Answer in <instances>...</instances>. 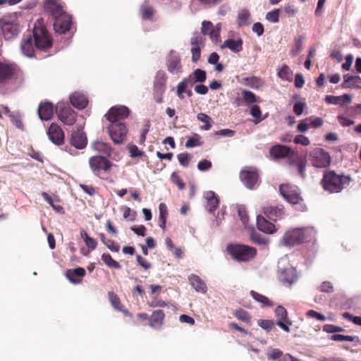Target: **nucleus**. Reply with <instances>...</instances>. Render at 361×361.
Instances as JSON below:
<instances>
[{"mask_svg": "<svg viewBox=\"0 0 361 361\" xmlns=\"http://www.w3.org/2000/svg\"><path fill=\"white\" fill-rule=\"evenodd\" d=\"M306 238V230L298 228L287 231L282 237L281 243L284 246L291 247L304 243Z\"/></svg>", "mask_w": 361, "mask_h": 361, "instance_id": "39448f33", "label": "nucleus"}, {"mask_svg": "<svg viewBox=\"0 0 361 361\" xmlns=\"http://www.w3.org/2000/svg\"><path fill=\"white\" fill-rule=\"evenodd\" d=\"M192 74L195 78V82L202 83L205 82L207 79L206 71L200 68L195 69Z\"/></svg>", "mask_w": 361, "mask_h": 361, "instance_id": "49530a36", "label": "nucleus"}, {"mask_svg": "<svg viewBox=\"0 0 361 361\" xmlns=\"http://www.w3.org/2000/svg\"><path fill=\"white\" fill-rule=\"evenodd\" d=\"M128 148L130 152V156L132 158L140 157L144 155V152L140 151L135 145H129Z\"/></svg>", "mask_w": 361, "mask_h": 361, "instance_id": "6e6d98bb", "label": "nucleus"}, {"mask_svg": "<svg viewBox=\"0 0 361 361\" xmlns=\"http://www.w3.org/2000/svg\"><path fill=\"white\" fill-rule=\"evenodd\" d=\"M221 48H228L234 53H238L243 49V40L240 38L238 39H228L221 45Z\"/></svg>", "mask_w": 361, "mask_h": 361, "instance_id": "7c9ffc66", "label": "nucleus"}, {"mask_svg": "<svg viewBox=\"0 0 361 361\" xmlns=\"http://www.w3.org/2000/svg\"><path fill=\"white\" fill-rule=\"evenodd\" d=\"M279 278L283 285L290 286L298 280L296 270L293 267L283 269L280 271Z\"/></svg>", "mask_w": 361, "mask_h": 361, "instance_id": "6ab92c4d", "label": "nucleus"}, {"mask_svg": "<svg viewBox=\"0 0 361 361\" xmlns=\"http://www.w3.org/2000/svg\"><path fill=\"white\" fill-rule=\"evenodd\" d=\"M264 214L272 221L281 219L284 215V207L283 205H267L262 209Z\"/></svg>", "mask_w": 361, "mask_h": 361, "instance_id": "a211bd4d", "label": "nucleus"}, {"mask_svg": "<svg viewBox=\"0 0 361 361\" xmlns=\"http://www.w3.org/2000/svg\"><path fill=\"white\" fill-rule=\"evenodd\" d=\"M44 9L53 20L66 13L63 6L56 0H46L44 4Z\"/></svg>", "mask_w": 361, "mask_h": 361, "instance_id": "dca6fc26", "label": "nucleus"}, {"mask_svg": "<svg viewBox=\"0 0 361 361\" xmlns=\"http://www.w3.org/2000/svg\"><path fill=\"white\" fill-rule=\"evenodd\" d=\"M171 182L176 185L179 190H182L185 188V183L176 171L172 173L171 176Z\"/></svg>", "mask_w": 361, "mask_h": 361, "instance_id": "3c124183", "label": "nucleus"}, {"mask_svg": "<svg viewBox=\"0 0 361 361\" xmlns=\"http://www.w3.org/2000/svg\"><path fill=\"white\" fill-rule=\"evenodd\" d=\"M164 318L165 314L163 310H154L149 317V326L153 329H161L164 324Z\"/></svg>", "mask_w": 361, "mask_h": 361, "instance_id": "4be33fe9", "label": "nucleus"}, {"mask_svg": "<svg viewBox=\"0 0 361 361\" xmlns=\"http://www.w3.org/2000/svg\"><path fill=\"white\" fill-rule=\"evenodd\" d=\"M32 35L35 46L31 35L25 37L20 43L21 53L27 57L35 56V47L39 50H47L52 47L53 41L47 29L42 25H35Z\"/></svg>", "mask_w": 361, "mask_h": 361, "instance_id": "f257e3e1", "label": "nucleus"}, {"mask_svg": "<svg viewBox=\"0 0 361 361\" xmlns=\"http://www.w3.org/2000/svg\"><path fill=\"white\" fill-rule=\"evenodd\" d=\"M159 225L162 229H165L166 219L168 216V210L166 205L164 203H161L159 206Z\"/></svg>", "mask_w": 361, "mask_h": 361, "instance_id": "4c0bfd02", "label": "nucleus"}, {"mask_svg": "<svg viewBox=\"0 0 361 361\" xmlns=\"http://www.w3.org/2000/svg\"><path fill=\"white\" fill-rule=\"evenodd\" d=\"M168 71L172 74H178L182 71L180 58L176 54H171L167 60Z\"/></svg>", "mask_w": 361, "mask_h": 361, "instance_id": "bb28decb", "label": "nucleus"}, {"mask_svg": "<svg viewBox=\"0 0 361 361\" xmlns=\"http://www.w3.org/2000/svg\"><path fill=\"white\" fill-rule=\"evenodd\" d=\"M270 156L274 159H281L291 158L294 154V151L289 147L283 145H276L271 147L269 150Z\"/></svg>", "mask_w": 361, "mask_h": 361, "instance_id": "2eb2a0df", "label": "nucleus"}, {"mask_svg": "<svg viewBox=\"0 0 361 361\" xmlns=\"http://www.w3.org/2000/svg\"><path fill=\"white\" fill-rule=\"evenodd\" d=\"M309 159L312 165L316 168H326L331 163L329 154L319 147L314 148L310 152Z\"/></svg>", "mask_w": 361, "mask_h": 361, "instance_id": "6e6552de", "label": "nucleus"}, {"mask_svg": "<svg viewBox=\"0 0 361 361\" xmlns=\"http://www.w3.org/2000/svg\"><path fill=\"white\" fill-rule=\"evenodd\" d=\"M233 315L238 320L244 322L246 324H250V322H251V316L250 315V314L247 311H245V310H244L243 309L236 310L233 312Z\"/></svg>", "mask_w": 361, "mask_h": 361, "instance_id": "37998d69", "label": "nucleus"}, {"mask_svg": "<svg viewBox=\"0 0 361 361\" xmlns=\"http://www.w3.org/2000/svg\"><path fill=\"white\" fill-rule=\"evenodd\" d=\"M71 104L76 109H83L88 104L87 98L80 92L73 93L70 97Z\"/></svg>", "mask_w": 361, "mask_h": 361, "instance_id": "cd10ccee", "label": "nucleus"}, {"mask_svg": "<svg viewBox=\"0 0 361 361\" xmlns=\"http://www.w3.org/2000/svg\"><path fill=\"white\" fill-rule=\"evenodd\" d=\"M323 331H326V333H329V334H332V333H335V332L343 331L344 329L340 326H335L333 324H325L323 326Z\"/></svg>", "mask_w": 361, "mask_h": 361, "instance_id": "680f3d73", "label": "nucleus"}, {"mask_svg": "<svg viewBox=\"0 0 361 361\" xmlns=\"http://www.w3.org/2000/svg\"><path fill=\"white\" fill-rule=\"evenodd\" d=\"M343 317L350 321H352L355 324L361 326V317L357 316H353L349 312H344Z\"/></svg>", "mask_w": 361, "mask_h": 361, "instance_id": "69168bd1", "label": "nucleus"}, {"mask_svg": "<svg viewBox=\"0 0 361 361\" xmlns=\"http://www.w3.org/2000/svg\"><path fill=\"white\" fill-rule=\"evenodd\" d=\"M342 87L361 89V78L358 75H345Z\"/></svg>", "mask_w": 361, "mask_h": 361, "instance_id": "c756f323", "label": "nucleus"}, {"mask_svg": "<svg viewBox=\"0 0 361 361\" xmlns=\"http://www.w3.org/2000/svg\"><path fill=\"white\" fill-rule=\"evenodd\" d=\"M102 259L109 268L116 269H120L121 268L119 262L114 259L109 253H103L102 255Z\"/></svg>", "mask_w": 361, "mask_h": 361, "instance_id": "58836bf2", "label": "nucleus"}, {"mask_svg": "<svg viewBox=\"0 0 361 361\" xmlns=\"http://www.w3.org/2000/svg\"><path fill=\"white\" fill-rule=\"evenodd\" d=\"M240 83L256 90L259 89L262 85V80L259 78L255 76L243 78Z\"/></svg>", "mask_w": 361, "mask_h": 361, "instance_id": "e433bc0d", "label": "nucleus"}, {"mask_svg": "<svg viewBox=\"0 0 361 361\" xmlns=\"http://www.w3.org/2000/svg\"><path fill=\"white\" fill-rule=\"evenodd\" d=\"M89 165L93 173L98 177H101L103 173H107L110 171L113 164L106 157L97 155L90 158Z\"/></svg>", "mask_w": 361, "mask_h": 361, "instance_id": "423d86ee", "label": "nucleus"}, {"mask_svg": "<svg viewBox=\"0 0 361 361\" xmlns=\"http://www.w3.org/2000/svg\"><path fill=\"white\" fill-rule=\"evenodd\" d=\"M198 121L204 123V126H201L200 128L204 130H209L212 128V118L205 114L200 113L197 116Z\"/></svg>", "mask_w": 361, "mask_h": 361, "instance_id": "a18cd8bd", "label": "nucleus"}, {"mask_svg": "<svg viewBox=\"0 0 361 361\" xmlns=\"http://www.w3.org/2000/svg\"><path fill=\"white\" fill-rule=\"evenodd\" d=\"M279 192L288 202L298 205L300 210L305 211L307 209L298 186L291 184H282L279 186Z\"/></svg>", "mask_w": 361, "mask_h": 361, "instance_id": "7ed1b4c3", "label": "nucleus"}, {"mask_svg": "<svg viewBox=\"0 0 361 361\" xmlns=\"http://www.w3.org/2000/svg\"><path fill=\"white\" fill-rule=\"evenodd\" d=\"M308 118L310 125H311L313 128H319L323 125V120L319 117H313L310 116Z\"/></svg>", "mask_w": 361, "mask_h": 361, "instance_id": "338daca9", "label": "nucleus"}, {"mask_svg": "<svg viewBox=\"0 0 361 361\" xmlns=\"http://www.w3.org/2000/svg\"><path fill=\"white\" fill-rule=\"evenodd\" d=\"M109 298L111 302V305L116 310H121V307H123V305L121 303L120 299L116 294L114 292H109Z\"/></svg>", "mask_w": 361, "mask_h": 361, "instance_id": "de8ad7c7", "label": "nucleus"}, {"mask_svg": "<svg viewBox=\"0 0 361 361\" xmlns=\"http://www.w3.org/2000/svg\"><path fill=\"white\" fill-rule=\"evenodd\" d=\"M94 148L104 154H110L111 152V147L109 144L101 142V141H97L94 143Z\"/></svg>", "mask_w": 361, "mask_h": 361, "instance_id": "c03bdc74", "label": "nucleus"}, {"mask_svg": "<svg viewBox=\"0 0 361 361\" xmlns=\"http://www.w3.org/2000/svg\"><path fill=\"white\" fill-rule=\"evenodd\" d=\"M108 131L111 140L117 145L126 140L128 128L124 122H110Z\"/></svg>", "mask_w": 361, "mask_h": 361, "instance_id": "0eeeda50", "label": "nucleus"}, {"mask_svg": "<svg viewBox=\"0 0 361 361\" xmlns=\"http://www.w3.org/2000/svg\"><path fill=\"white\" fill-rule=\"evenodd\" d=\"M258 325L265 330H270L274 326V322L272 320L269 319H259L258 321Z\"/></svg>", "mask_w": 361, "mask_h": 361, "instance_id": "e2e57ef3", "label": "nucleus"}, {"mask_svg": "<svg viewBox=\"0 0 361 361\" xmlns=\"http://www.w3.org/2000/svg\"><path fill=\"white\" fill-rule=\"evenodd\" d=\"M266 19L271 23H278L279 21V9H274L268 12L266 15Z\"/></svg>", "mask_w": 361, "mask_h": 361, "instance_id": "4d7b16f0", "label": "nucleus"}, {"mask_svg": "<svg viewBox=\"0 0 361 361\" xmlns=\"http://www.w3.org/2000/svg\"><path fill=\"white\" fill-rule=\"evenodd\" d=\"M206 198L208 210L210 212H213L214 210L217 209L219 200L215 192L213 191L207 192L206 194Z\"/></svg>", "mask_w": 361, "mask_h": 361, "instance_id": "c9c22d12", "label": "nucleus"}, {"mask_svg": "<svg viewBox=\"0 0 361 361\" xmlns=\"http://www.w3.org/2000/svg\"><path fill=\"white\" fill-rule=\"evenodd\" d=\"M72 24V18L67 13H64L59 18L54 20V29L56 32L59 34H65L71 29Z\"/></svg>", "mask_w": 361, "mask_h": 361, "instance_id": "4468645a", "label": "nucleus"}, {"mask_svg": "<svg viewBox=\"0 0 361 361\" xmlns=\"http://www.w3.org/2000/svg\"><path fill=\"white\" fill-rule=\"evenodd\" d=\"M87 143V137L83 132L77 130L72 133L71 137V144L72 146L81 149L86 147Z\"/></svg>", "mask_w": 361, "mask_h": 361, "instance_id": "393cba45", "label": "nucleus"}, {"mask_svg": "<svg viewBox=\"0 0 361 361\" xmlns=\"http://www.w3.org/2000/svg\"><path fill=\"white\" fill-rule=\"evenodd\" d=\"M201 30L202 35H209L214 42L217 43L220 41V28L214 27L210 21H203Z\"/></svg>", "mask_w": 361, "mask_h": 361, "instance_id": "aec40b11", "label": "nucleus"}, {"mask_svg": "<svg viewBox=\"0 0 361 361\" xmlns=\"http://www.w3.org/2000/svg\"><path fill=\"white\" fill-rule=\"evenodd\" d=\"M226 250L232 258L238 262H248L254 259L257 250L243 244H229Z\"/></svg>", "mask_w": 361, "mask_h": 361, "instance_id": "20e7f679", "label": "nucleus"}, {"mask_svg": "<svg viewBox=\"0 0 361 361\" xmlns=\"http://www.w3.org/2000/svg\"><path fill=\"white\" fill-rule=\"evenodd\" d=\"M130 109L126 106H112L106 114L105 117L109 122H121L120 120L128 117Z\"/></svg>", "mask_w": 361, "mask_h": 361, "instance_id": "9b49d317", "label": "nucleus"}, {"mask_svg": "<svg viewBox=\"0 0 361 361\" xmlns=\"http://www.w3.org/2000/svg\"><path fill=\"white\" fill-rule=\"evenodd\" d=\"M350 181L349 176L338 174L333 170H325L320 181L323 189L330 193L340 192Z\"/></svg>", "mask_w": 361, "mask_h": 361, "instance_id": "f03ea898", "label": "nucleus"}, {"mask_svg": "<svg viewBox=\"0 0 361 361\" xmlns=\"http://www.w3.org/2000/svg\"><path fill=\"white\" fill-rule=\"evenodd\" d=\"M250 13L247 10H242L238 16V25H245L249 23Z\"/></svg>", "mask_w": 361, "mask_h": 361, "instance_id": "09e8293b", "label": "nucleus"}, {"mask_svg": "<svg viewBox=\"0 0 361 361\" xmlns=\"http://www.w3.org/2000/svg\"><path fill=\"white\" fill-rule=\"evenodd\" d=\"M250 115L257 119V121H255V123L257 124L259 122H260L262 118V111L260 109V107L258 105H253L250 109Z\"/></svg>", "mask_w": 361, "mask_h": 361, "instance_id": "864d4df0", "label": "nucleus"}, {"mask_svg": "<svg viewBox=\"0 0 361 361\" xmlns=\"http://www.w3.org/2000/svg\"><path fill=\"white\" fill-rule=\"evenodd\" d=\"M240 178L247 188L253 189L259 180V174L256 170H242Z\"/></svg>", "mask_w": 361, "mask_h": 361, "instance_id": "f3484780", "label": "nucleus"}, {"mask_svg": "<svg viewBox=\"0 0 361 361\" xmlns=\"http://www.w3.org/2000/svg\"><path fill=\"white\" fill-rule=\"evenodd\" d=\"M250 295L255 299L256 301L260 302L263 306H272L273 303L266 296L258 293L255 290L250 291Z\"/></svg>", "mask_w": 361, "mask_h": 361, "instance_id": "79ce46f5", "label": "nucleus"}, {"mask_svg": "<svg viewBox=\"0 0 361 361\" xmlns=\"http://www.w3.org/2000/svg\"><path fill=\"white\" fill-rule=\"evenodd\" d=\"M191 286L197 291L202 293H206L207 286L205 283L197 275H192L189 277Z\"/></svg>", "mask_w": 361, "mask_h": 361, "instance_id": "72a5a7b5", "label": "nucleus"}, {"mask_svg": "<svg viewBox=\"0 0 361 361\" xmlns=\"http://www.w3.org/2000/svg\"><path fill=\"white\" fill-rule=\"evenodd\" d=\"M356 337L353 336H345L342 334H334L330 337L331 341H350L353 342L355 340Z\"/></svg>", "mask_w": 361, "mask_h": 361, "instance_id": "5fc2aeb1", "label": "nucleus"}, {"mask_svg": "<svg viewBox=\"0 0 361 361\" xmlns=\"http://www.w3.org/2000/svg\"><path fill=\"white\" fill-rule=\"evenodd\" d=\"M202 142L200 141V137L196 134L194 137L189 138L185 142V147L192 148L197 146H200Z\"/></svg>", "mask_w": 361, "mask_h": 361, "instance_id": "603ef678", "label": "nucleus"}, {"mask_svg": "<svg viewBox=\"0 0 361 361\" xmlns=\"http://www.w3.org/2000/svg\"><path fill=\"white\" fill-rule=\"evenodd\" d=\"M17 71L16 64L0 61V87L9 84L16 75Z\"/></svg>", "mask_w": 361, "mask_h": 361, "instance_id": "1a4fd4ad", "label": "nucleus"}, {"mask_svg": "<svg viewBox=\"0 0 361 361\" xmlns=\"http://www.w3.org/2000/svg\"><path fill=\"white\" fill-rule=\"evenodd\" d=\"M178 160L181 166L183 167H188L189 166L190 161L192 159V156L187 153H180L177 156Z\"/></svg>", "mask_w": 361, "mask_h": 361, "instance_id": "8fccbe9b", "label": "nucleus"}, {"mask_svg": "<svg viewBox=\"0 0 361 361\" xmlns=\"http://www.w3.org/2000/svg\"><path fill=\"white\" fill-rule=\"evenodd\" d=\"M243 101L246 104H251L259 102V98L252 92L247 90H243L241 92Z\"/></svg>", "mask_w": 361, "mask_h": 361, "instance_id": "ea45409f", "label": "nucleus"}, {"mask_svg": "<svg viewBox=\"0 0 361 361\" xmlns=\"http://www.w3.org/2000/svg\"><path fill=\"white\" fill-rule=\"evenodd\" d=\"M59 119L67 126H72L76 121V115L72 108L64 103H59L56 107Z\"/></svg>", "mask_w": 361, "mask_h": 361, "instance_id": "9d476101", "label": "nucleus"}, {"mask_svg": "<svg viewBox=\"0 0 361 361\" xmlns=\"http://www.w3.org/2000/svg\"><path fill=\"white\" fill-rule=\"evenodd\" d=\"M1 30L4 37L7 39L13 38L19 32L18 26L13 23H4Z\"/></svg>", "mask_w": 361, "mask_h": 361, "instance_id": "2f4dec72", "label": "nucleus"}, {"mask_svg": "<svg viewBox=\"0 0 361 361\" xmlns=\"http://www.w3.org/2000/svg\"><path fill=\"white\" fill-rule=\"evenodd\" d=\"M306 316L309 318L316 319L318 321L324 322L326 320V317L324 314L313 310H308L306 313Z\"/></svg>", "mask_w": 361, "mask_h": 361, "instance_id": "13d9d810", "label": "nucleus"}, {"mask_svg": "<svg viewBox=\"0 0 361 361\" xmlns=\"http://www.w3.org/2000/svg\"><path fill=\"white\" fill-rule=\"evenodd\" d=\"M293 142L295 144H300L302 146H308L310 144L309 138L302 135H296L293 140Z\"/></svg>", "mask_w": 361, "mask_h": 361, "instance_id": "052dcab7", "label": "nucleus"}, {"mask_svg": "<svg viewBox=\"0 0 361 361\" xmlns=\"http://www.w3.org/2000/svg\"><path fill=\"white\" fill-rule=\"evenodd\" d=\"M85 270L82 267H78L74 269L66 271V278L73 284H78L82 282L81 278L85 276Z\"/></svg>", "mask_w": 361, "mask_h": 361, "instance_id": "a878e982", "label": "nucleus"}, {"mask_svg": "<svg viewBox=\"0 0 361 361\" xmlns=\"http://www.w3.org/2000/svg\"><path fill=\"white\" fill-rule=\"evenodd\" d=\"M166 90V78L164 74L157 75L154 83V94H164Z\"/></svg>", "mask_w": 361, "mask_h": 361, "instance_id": "f704fd0d", "label": "nucleus"}, {"mask_svg": "<svg viewBox=\"0 0 361 361\" xmlns=\"http://www.w3.org/2000/svg\"><path fill=\"white\" fill-rule=\"evenodd\" d=\"M47 135L51 142L61 145L64 142L65 135L62 128L56 123H51L47 130Z\"/></svg>", "mask_w": 361, "mask_h": 361, "instance_id": "ddd939ff", "label": "nucleus"}, {"mask_svg": "<svg viewBox=\"0 0 361 361\" xmlns=\"http://www.w3.org/2000/svg\"><path fill=\"white\" fill-rule=\"evenodd\" d=\"M212 162L207 159H203L197 164V169L201 171H208L212 168Z\"/></svg>", "mask_w": 361, "mask_h": 361, "instance_id": "0e129e2a", "label": "nucleus"}, {"mask_svg": "<svg viewBox=\"0 0 361 361\" xmlns=\"http://www.w3.org/2000/svg\"><path fill=\"white\" fill-rule=\"evenodd\" d=\"M257 228L265 233L271 234L276 231V227L274 224L271 223L262 216H258L257 218Z\"/></svg>", "mask_w": 361, "mask_h": 361, "instance_id": "c85d7f7f", "label": "nucleus"}, {"mask_svg": "<svg viewBox=\"0 0 361 361\" xmlns=\"http://www.w3.org/2000/svg\"><path fill=\"white\" fill-rule=\"evenodd\" d=\"M282 355L283 352L278 348H273L267 353V357L271 360L279 359Z\"/></svg>", "mask_w": 361, "mask_h": 361, "instance_id": "bf43d9fd", "label": "nucleus"}, {"mask_svg": "<svg viewBox=\"0 0 361 361\" xmlns=\"http://www.w3.org/2000/svg\"><path fill=\"white\" fill-rule=\"evenodd\" d=\"M205 38L200 33H195L191 37L192 61L197 62L201 56V47L204 46Z\"/></svg>", "mask_w": 361, "mask_h": 361, "instance_id": "f8f14e48", "label": "nucleus"}, {"mask_svg": "<svg viewBox=\"0 0 361 361\" xmlns=\"http://www.w3.org/2000/svg\"><path fill=\"white\" fill-rule=\"evenodd\" d=\"M54 107L52 103L45 102L41 103L38 107L37 113L41 120L49 121L54 115Z\"/></svg>", "mask_w": 361, "mask_h": 361, "instance_id": "b1692460", "label": "nucleus"}, {"mask_svg": "<svg viewBox=\"0 0 361 361\" xmlns=\"http://www.w3.org/2000/svg\"><path fill=\"white\" fill-rule=\"evenodd\" d=\"M278 76L283 80L292 81L293 72L287 65L284 64L278 71Z\"/></svg>", "mask_w": 361, "mask_h": 361, "instance_id": "a19ab883", "label": "nucleus"}, {"mask_svg": "<svg viewBox=\"0 0 361 361\" xmlns=\"http://www.w3.org/2000/svg\"><path fill=\"white\" fill-rule=\"evenodd\" d=\"M155 11L148 2H144L140 8V14L143 20H152Z\"/></svg>", "mask_w": 361, "mask_h": 361, "instance_id": "473e14b6", "label": "nucleus"}, {"mask_svg": "<svg viewBox=\"0 0 361 361\" xmlns=\"http://www.w3.org/2000/svg\"><path fill=\"white\" fill-rule=\"evenodd\" d=\"M288 164L290 166H296L300 176L302 178H305L307 161L304 157L299 155L295 156L294 154L293 155H291V158L288 159Z\"/></svg>", "mask_w": 361, "mask_h": 361, "instance_id": "5701e85b", "label": "nucleus"}, {"mask_svg": "<svg viewBox=\"0 0 361 361\" xmlns=\"http://www.w3.org/2000/svg\"><path fill=\"white\" fill-rule=\"evenodd\" d=\"M276 317L278 318L276 325L281 328L286 332H290V329L288 324L290 325L291 322H287V311L282 306H278L275 310Z\"/></svg>", "mask_w": 361, "mask_h": 361, "instance_id": "412c9836", "label": "nucleus"}, {"mask_svg": "<svg viewBox=\"0 0 361 361\" xmlns=\"http://www.w3.org/2000/svg\"><path fill=\"white\" fill-rule=\"evenodd\" d=\"M310 123L308 118L301 120L298 125V130L300 133H305L309 128Z\"/></svg>", "mask_w": 361, "mask_h": 361, "instance_id": "774afa93", "label": "nucleus"}]
</instances>
